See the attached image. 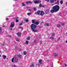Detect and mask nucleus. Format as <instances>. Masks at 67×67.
I'll use <instances>...</instances> for the list:
<instances>
[{
	"instance_id": "20e7f679",
	"label": "nucleus",
	"mask_w": 67,
	"mask_h": 67,
	"mask_svg": "<svg viewBox=\"0 0 67 67\" xmlns=\"http://www.w3.org/2000/svg\"><path fill=\"white\" fill-rule=\"evenodd\" d=\"M14 60V58H13V59H12V61L13 63V62H14V63H17V62H18V61L17 60H16V59H15L14 61H13Z\"/></svg>"
},
{
	"instance_id": "f704fd0d",
	"label": "nucleus",
	"mask_w": 67,
	"mask_h": 67,
	"mask_svg": "<svg viewBox=\"0 0 67 67\" xmlns=\"http://www.w3.org/2000/svg\"><path fill=\"white\" fill-rule=\"evenodd\" d=\"M16 41H17V42H19V41H20L18 39H16Z\"/></svg>"
},
{
	"instance_id": "7c9ffc66",
	"label": "nucleus",
	"mask_w": 67,
	"mask_h": 67,
	"mask_svg": "<svg viewBox=\"0 0 67 67\" xmlns=\"http://www.w3.org/2000/svg\"><path fill=\"white\" fill-rule=\"evenodd\" d=\"M34 9V11H36V8H33Z\"/></svg>"
},
{
	"instance_id": "f257e3e1",
	"label": "nucleus",
	"mask_w": 67,
	"mask_h": 67,
	"mask_svg": "<svg viewBox=\"0 0 67 67\" xmlns=\"http://www.w3.org/2000/svg\"><path fill=\"white\" fill-rule=\"evenodd\" d=\"M53 10H52L50 11V12L52 13L53 12H56L59 10V7L58 5H56L54 6L53 8Z\"/></svg>"
},
{
	"instance_id": "423d86ee",
	"label": "nucleus",
	"mask_w": 67,
	"mask_h": 67,
	"mask_svg": "<svg viewBox=\"0 0 67 67\" xmlns=\"http://www.w3.org/2000/svg\"><path fill=\"white\" fill-rule=\"evenodd\" d=\"M40 15L41 16H43L44 14V12L43 11H41L40 13Z\"/></svg>"
},
{
	"instance_id": "a18cd8bd",
	"label": "nucleus",
	"mask_w": 67,
	"mask_h": 67,
	"mask_svg": "<svg viewBox=\"0 0 67 67\" xmlns=\"http://www.w3.org/2000/svg\"><path fill=\"white\" fill-rule=\"evenodd\" d=\"M45 0L46 1H47V2H48L49 1V0Z\"/></svg>"
},
{
	"instance_id": "cd10ccee",
	"label": "nucleus",
	"mask_w": 67,
	"mask_h": 67,
	"mask_svg": "<svg viewBox=\"0 0 67 67\" xmlns=\"http://www.w3.org/2000/svg\"><path fill=\"white\" fill-rule=\"evenodd\" d=\"M51 67H53V63H51Z\"/></svg>"
},
{
	"instance_id": "f8f14e48",
	"label": "nucleus",
	"mask_w": 67,
	"mask_h": 67,
	"mask_svg": "<svg viewBox=\"0 0 67 67\" xmlns=\"http://www.w3.org/2000/svg\"><path fill=\"white\" fill-rule=\"evenodd\" d=\"M41 11L38 10L37 12V15H40V13H41Z\"/></svg>"
},
{
	"instance_id": "69168bd1",
	"label": "nucleus",
	"mask_w": 67,
	"mask_h": 67,
	"mask_svg": "<svg viewBox=\"0 0 67 67\" xmlns=\"http://www.w3.org/2000/svg\"><path fill=\"white\" fill-rule=\"evenodd\" d=\"M31 11H32V10H31Z\"/></svg>"
},
{
	"instance_id": "6ab92c4d",
	"label": "nucleus",
	"mask_w": 67,
	"mask_h": 67,
	"mask_svg": "<svg viewBox=\"0 0 67 67\" xmlns=\"http://www.w3.org/2000/svg\"><path fill=\"white\" fill-rule=\"evenodd\" d=\"M39 7H44V5H42V4L41 3L39 5Z\"/></svg>"
},
{
	"instance_id": "4d7b16f0",
	"label": "nucleus",
	"mask_w": 67,
	"mask_h": 67,
	"mask_svg": "<svg viewBox=\"0 0 67 67\" xmlns=\"http://www.w3.org/2000/svg\"><path fill=\"white\" fill-rule=\"evenodd\" d=\"M65 42L67 43V41H66Z\"/></svg>"
},
{
	"instance_id": "f03ea898",
	"label": "nucleus",
	"mask_w": 67,
	"mask_h": 67,
	"mask_svg": "<svg viewBox=\"0 0 67 67\" xmlns=\"http://www.w3.org/2000/svg\"><path fill=\"white\" fill-rule=\"evenodd\" d=\"M36 27H37L36 25H35L34 24H32L31 25V27L32 30L35 29Z\"/></svg>"
},
{
	"instance_id": "f3484780",
	"label": "nucleus",
	"mask_w": 67,
	"mask_h": 67,
	"mask_svg": "<svg viewBox=\"0 0 67 67\" xmlns=\"http://www.w3.org/2000/svg\"><path fill=\"white\" fill-rule=\"evenodd\" d=\"M24 21H25L27 23V22H29V19H25Z\"/></svg>"
},
{
	"instance_id": "79ce46f5",
	"label": "nucleus",
	"mask_w": 67,
	"mask_h": 67,
	"mask_svg": "<svg viewBox=\"0 0 67 67\" xmlns=\"http://www.w3.org/2000/svg\"><path fill=\"white\" fill-rule=\"evenodd\" d=\"M19 29H23V28L21 27H19Z\"/></svg>"
},
{
	"instance_id": "3c124183",
	"label": "nucleus",
	"mask_w": 67,
	"mask_h": 67,
	"mask_svg": "<svg viewBox=\"0 0 67 67\" xmlns=\"http://www.w3.org/2000/svg\"><path fill=\"white\" fill-rule=\"evenodd\" d=\"M2 46H4V44H2Z\"/></svg>"
},
{
	"instance_id": "bb28decb",
	"label": "nucleus",
	"mask_w": 67,
	"mask_h": 67,
	"mask_svg": "<svg viewBox=\"0 0 67 67\" xmlns=\"http://www.w3.org/2000/svg\"><path fill=\"white\" fill-rule=\"evenodd\" d=\"M31 67H34V65L33 64H32L31 65Z\"/></svg>"
},
{
	"instance_id": "c85d7f7f",
	"label": "nucleus",
	"mask_w": 67,
	"mask_h": 67,
	"mask_svg": "<svg viewBox=\"0 0 67 67\" xmlns=\"http://www.w3.org/2000/svg\"><path fill=\"white\" fill-rule=\"evenodd\" d=\"M29 43V41H26V44H28Z\"/></svg>"
},
{
	"instance_id": "6e6d98bb",
	"label": "nucleus",
	"mask_w": 67,
	"mask_h": 67,
	"mask_svg": "<svg viewBox=\"0 0 67 67\" xmlns=\"http://www.w3.org/2000/svg\"><path fill=\"white\" fill-rule=\"evenodd\" d=\"M56 0H54V1H55V2H56Z\"/></svg>"
},
{
	"instance_id": "49530a36",
	"label": "nucleus",
	"mask_w": 67,
	"mask_h": 67,
	"mask_svg": "<svg viewBox=\"0 0 67 67\" xmlns=\"http://www.w3.org/2000/svg\"><path fill=\"white\" fill-rule=\"evenodd\" d=\"M52 40H54V37H52Z\"/></svg>"
},
{
	"instance_id": "aec40b11",
	"label": "nucleus",
	"mask_w": 67,
	"mask_h": 67,
	"mask_svg": "<svg viewBox=\"0 0 67 67\" xmlns=\"http://www.w3.org/2000/svg\"><path fill=\"white\" fill-rule=\"evenodd\" d=\"M54 2V0H51L50 2L52 4Z\"/></svg>"
},
{
	"instance_id": "2eb2a0df",
	"label": "nucleus",
	"mask_w": 67,
	"mask_h": 67,
	"mask_svg": "<svg viewBox=\"0 0 67 67\" xmlns=\"http://www.w3.org/2000/svg\"><path fill=\"white\" fill-rule=\"evenodd\" d=\"M17 34L18 36L20 37V36H21V34L19 32H18Z\"/></svg>"
},
{
	"instance_id": "a19ab883",
	"label": "nucleus",
	"mask_w": 67,
	"mask_h": 67,
	"mask_svg": "<svg viewBox=\"0 0 67 67\" xmlns=\"http://www.w3.org/2000/svg\"><path fill=\"white\" fill-rule=\"evenodd\" d=\"M35 14H36V15H37V12H35V13H34Z\"/></svg>"
},
{
	"instance_id": "c03bdc74",
	"label": "nucleus",
	"mask_w": 67,
	"mask_h": 67,
	"mask_svg": "<svg viewBox=\"0 0 67 67\" xmlns=\"http://www.w3.org/2000/svg\"><path fill=\"white\" fill-rule=\"evenodd\" d=\"M14 67H18V66H16V65H14Z\"/></svg>"
},
{
	"instance_id": "052dcab7",
	"label": "nucleus",
	"mask_w": 67,
	"mask_h": 67,
	"mask_svg": "<svg viewBox=\"0 0 67 67\" xmlns=\"http://www.w3.org/2000/svg\"><path fill=\"white\" fill-rule=\"evenodd\" d=\"M60 37H59V38H58V39H60Z\"/></svg>"
},
{
	"instance_id": "4468645a",
	"label": "nucleus",
	"mask_w": 67,
	"mask_h": 67,
	"mask_svg": "<svg viewBox=\"0 0 67 67\" xmlns=\"http://www.w3.org/2000/svg\"><path fill=\"white\" fill-rule=\"evenodd\" d=\"M55 4H58V5L59 4V1L58 0L57 1V2L55 3Z\"/></svg>"
},
{
	"instance_id": "c9c22d12",
	"label": "nucleus",
	"mask_w": 67,
	"mask_h": 67,
	"mask_svg": "<svg viewBox=\"0 0 67 67\" xmlns=\"http://www.w3.org/2000/svg\"><path fill=\"white\" fill-rule=\"evenodd\" d=\"M61 24L62 25H65V23H61Z\"/></svg>"
},
{
	"instance_id": "4be33fe9",
	"label": "nucleus",
	"mask_w": 67,
	"mask_h": 67,
	"mask_svg": "<svg viewBox=\"0 0 67 67\" xmlns=\"http://www.w3.org/2000/svg\"><path fill=\"white\" fill-rule=\"evenodd\" d=\"M57 27H59L60 26V24H58L57 25Z\"/></svg>"
},
{
	"instance_id": "bf43d9fd",
	"label": "nucleus",
	"mask_w": 67,
	"mask_h": 67,
	"mask_svg": "<svg viewBox=\"0 0 67 67\" xmlns=\"http://www.w3.org/2000/svg\"><path fill=\"white\" fill-rule=\"evenodd\" d=\"M14 1H16L17 0H13Z\"/></svg>"
},
{
	"instance_id": "4c0bfd02",
	"label": "nucleus",
	"mask_w": 67,
	"mask_h": 67,
	"mask_svg": "<svg viewBox=\"0 0 67 67\" xmlns=\"http://www.w3.org/2000/svg\"><path fill=\"white\" fill-rule=\"evenodd\" d=\"M34 43H36V41L35 40H34Z\"/></svg>"
},
{
	"instance_id": "7ed1b4c3",
	"label": "nucleus",
	"mask_w": 67,
	"mask_h": 67,
	"mask_svg": "<svg viewBox=\"0 0 67 67\" xmlns=\"http://www.w3.org/2000/svg\"><path fill=\"white\" fill-rule=\"evenodd\" d=\"M10 28L11 27H13L14 26V23L13 22H12L11 23V25H10Z\"/></svg>"
},
{
	"instance_id": "9b49d317",
	"label": "nucleus",
	"mask_w": 67,
	"mask_h": 67,
	"mask_svg": "<svg viewBox=\"0 0 67 67\" xmlns=\"http://www.w3.org/2000/svg\"><path fill=\"white\" fill-rule=\"evenodd\" d=\"M32 23H34V24H35V22L36 21L35 20H32Z\"/></svg>"
},
{
	"instance_id": "603ef678",
	"label": "nucleus",
	"mask_w": 67,
	"mask_h": 67,
	"mask_svg": "<svg viewBox=\"0 0 67 67\" xmlns=\"http://www.w3.org/2000/svg\"><path fill=\"white\" fill-rule=\"evenodd\" d=\"M10 28H11V29H10V30H12V27H11Z\"/></svg>"
},
{
	"instance_id": "dca6fc26",
	"label": "nucleus",
	"mask_w": 67,
	"mask_h": 67,
	"mask_svg": "<svg viewBox=\"0 0 67 67\" xmlns=\"http://www.w3.org/2000/svg\"><path fill=\"white\" fill-rule=\"evenodd\" d=\"M2 57L4 59H5V58H6V57H7V56L3 55L2 56Z\"/></svg>"
},
{
	"instance_id": "6e6552de",
	"label": "nucleus",
	"mask_w": 67,
	"mask_h": 67,
	"mask_svg": "<svg viewBox=\"0 0 67 67\" xmlns=\"http://www.w3.org/2000/svg\"><path fill=\"white\" fill-rule=\"evenodd\" d=\"M49 12V9H47L46 11V14H48Z\"/></svg>"
},
{
	"instance_id": "0e129e2a",
	"label": "nucleus",
	"mask_w": 67,
	"mask_h": 67,
	"mask_svg": "<svg viewBox=\"0 0 67 67\" xmlns=\"http://www.w3.org/2000/svg\"><path fill=\"white\" fill-rule=\"evenodd\" d=\"M66 34H67V32H66Z\"/></svg>"
},
{
	"instance_id": "de8ad7c7",
	"label": "nucleus",
	"mask_w": 67,
	"mask_h": 67,
	"mask_svg": "<svg viewBox=\"0 0 67 67\" xmlns=\"http://www.w3.org/2000/svg\"><path fill=\"white\" fill-rule=\"evenodd\" d=\"M47 62H49V60L48 59L47 60Z\"/></svg>"
},
{
	"instance_id": "1a4fd4ad",
	"label": "nucleus",
	"mask_w": 67,
	"mask_h": 67,
	"mask_svg": "<svg viewBox=\"0 0 67 67\" xmlns=\"http://www.w3.org/2000/svg\"><path fill=\"white\" fill-rule=\"evenodd\" d=\"M32 30V31H33L34 32H37V30L35 29H34Z\"/></svg>"
},
{
	"instance_id": "72a5a7b5",
	"label": "nucleus",
	"mask_w": 67,
	"mask_h": 67,
	"mask_svg": "<svg viewBox=\"0 0 67 67\" xmlns=\"http://www.w3.org/2000/svg\"><path fill=\"white\" fill-rule=\"evenodd\" d=\"M23 22L22 21L21 23L19 24V25H22V23H23Z\"/></svg>"
},
{
	"instance_id": "39448f33",
	"label": "nucleus",
	"mask_w": 67,
	"mask_h": 67,
	"mask_svg": "<svg viewBox=\"0 0 67 67\" xmlns=\"http://www.w3.org/2000/svg\"><path fill=\"white\" fill-rule=\"evenodd\" d=\"M41 1L39 0H38L37 1H35L34 2L35 3V4H36V3H41Z\"/></svg>"
},
{
	"instance_id": "2f4dec72",
	"label": "nucleus",
	"mask_w": 67,
	"mask_h": 67,
	"mask_svg": "<svg viewBox=\"0 0 67 67\" xmlns=\"http://www.w3.org/2000/svg\"><path fill=\"white\" fill-rule=\"evenodd\" d=\"M25 4H24V3H23L22 5V6H25Z\"/></svg>"
},
{
	"instance_id": "a211bd4d",
	"label": "nucleus",
	"mask_w": 67,
	"mask_h": 67,
	"mask_svg": "<svg viewBox=\"0 0 67 67\" xmlns=\"http://www.w3.org/2000/svg\"><path fill=\"white\" fill-rule=\"evenodd\" d=\"M39 63L40 64V65H42V60H39Z\"/></svg>"
},
{
	"instance_id": "5fc2aeb1",
	"label": "nucleus",
	"mask_w": 67,
	"mask_h": 67,
	"mask_svg": "<svg viewBox=\"0 0 67 67\" xmlns=\"http://www.w3.org/2000/svg\"><path fill=\"white\" fill-rule=\"evenodd\" d=\"M29 11H31V10L30 9H29Z\"/></svg>"
},
{
	"instance_id": "58836bf2",
	"label": "nucleus",
	"mask_w": 67,
	"mask_h": 67,
	"mask_svg": "<svg viewBox=\"0 0 67 67\" xmlns=\"http://www.w3.org/2000/svg\"><path fill=\"white\" fill-rule=\"evenodd\" d=\"M19 22V20H18V19H16V22Z\"/></svg>"
},
{
	"instance_id": "5701e85b",
	"label": "nucleus",
	"mask_w": 67,
	"mask_h": 67,
	"mask_svg": "<svg viewBox=\"0 0 67 67\" xmlns=\"http://www.w3.org/2000/svg\"><path fill=\"white\" fill-rule=\"evenodd\" d=\"M60 3L61 4H62L63 3V1H61L60 2Z\"/></svg>"
},
{
	"instance_id": "37998d69",
	"label": "nucleus",
	"mask_w": 67,
	"mask_h": 67,
	"mask_svg": "<svg viewBox=\"0 0 67 67\" xmlns=\"http://www.w3.org/2000/svg\"><path fill=\"white\" fill-rule=\"evenodd\" d=\"M37 65L38 66V67H40V65H39L38 64H37Z\"/></svg>"
},
{
	"instance_id": "ea45409f",
	"label": "nucleus",
	"mask_w": 67,
	"mask_h": 67,
	"mask_svg": "<svg viewBox=\"0 0 67 67\" xmlns=\"http://www.w3.org/2000/svg\"><path fill=\"white\" fill-rule=\"evenodd\" d=\"M1 31H2V29L1 27H0V32H1Z\"/></svg>"
},
{
	"instance_id": "13d9d810",
	"label": "nucleus",
	"mask_w": 67,
	"mask_h": 67,
	"mask_svg": "<svg viewBox=\"0 0 67 67\" xmlns=\"http://www.w3.org/2000/svg\"><path fill=\"white\" fill-rule=\"evenodd\" d=\"M3 27H5V25H4V26H3Z\"/></svg>"
},
{
	"instance_id": "9d476101",
	"label": "nucleus",
	"mask_w": 67,
	"mask_h": 67,
	"mask_svg": "<svg viewBox=\"0 0 67 67\" xmlns=\"http://www.w3.org/2000/svg\"><path fill=\"white\" fill-rule=\"evenodd\" d=\"M35 24H36V25H38L39 24V22L38 21H36Z\"/></svg>"
},
{
	"instance_id": "680f3d73",
	"label": "nucleus",
	"mask_w": 67,
	"mask_h": 67,
	"mask_svg": "<svg viewBox=\"0 0 67 67\" xmlns=\"http://www.w3.org/2000/svg\"><path fill=\"white\" fill-rule=\"evenodd\" d=\"M1 55L0 54V57H1Z\"/></svg>"
},
{
	"instance_id": "864d4df0",
	"label": "nucleus",
	"mask_w": 67,
	"mask_h": 67,
	"mask_svg": "<svg viewBox=\"0 0 67 67\" xmlns=\"http://www.w3.org/2000/svg\"><path fill=\"white\" fill-rule=\"evenodd\" d=\"M52 38V37H50L49 38L50 39H51V38Z\"/></svg>"
},
{
	"instance_id": "8fccbe9b",
	"label": "nucleus",
	"mask_w": 67,
	"mask_h": 67,
	"mask_svg": "<svg viewBox=\"0 0 67 67\" xmlns=\"http://www.w3.org/2000/svg\"><path fill=\"white\" fill-rule=\"evenodd\" d=\"M6 20H7V21H8V18H6Z\"/></svg>"
},
{
	"instance_id": "412c9836",
	"label": "nucleus",
	"mask_w": 67,
	"mask_h": 67,
	"mask_svg": "<svg viewBox=\"0 0 67 67\" xmlns=\"http://www.w3.org/2000/svg\"><path fill=\"white\" fill-rule=\"evenodd\" d=\"M53 55L54 56H57V54L55 53H53Z\"/></svg>"
},
{
	"instance_id": "c756f323",
	"label": "nucleus",
	"mask_w": 67,
	"mask_h": 67,
	"mask_svg": "<svg viewBox=\"0 0 67 67\" xmlns=\"http://www.w3.org/2000/svg\"><path fill=\"white\" fill-rule=\"evenodd\" d=\"M30 39V38L29 37H28L27 38V40H29Z\"/></svg>"
},
{
	"instance_id": "b1692460",
	"label": "nucleus",
	"mask_w": 67,
	"mask_h": 67,
	"mask_svg": "<svg viewBox=\"0 0 67 67\" xmlns=\"http://www.w3.org/2000/svg\"><path fill=\"white\" fill-rule=\"evenodd\" d=\"M23 53H24V55H26V54L27 53H26V51H25Z\"/></svg>"
},
{
	"instance_id": "e433bc0d",
	"label": "nucleus",
	"mask_w": 67,
	"mask_h": 67,
	"mask_svg": "<svg viewBox=\"0 0 67 67\" xmlns=\"http://www.w3.org/2000/svg\"><path fill=\"white\" fill-rule=\"evenodd\" d=\"M54 35H55V33H53L52 34V36H54Z\"/></svg>"
},
{
	"instance_id": "ddd939ff",
	"label": "nucleus",
	"mask_w": 67,
	"mask_h": 67,
	"mask_svg": "<svg viewBox=\"0 0 67 67\" xmlns=\"http://www.w3.org/2000/svg\"><path fill=\"white\" fill-rule=\"evenodd\" d=\"M18 57H19V58H22V55L20 54H18Z\"/></svg>"
},
{
	"instance_id": "a878e982",
	"label": "nucleus",
	"mask_w": 67,
	"mask_h": 67,
	"mask_svg": "<svg viewBox=\"0 0 67 67\" xmlns=\"http://www.w3.org/2000/svg\"><path fill=\"white\" fill-rule=\"evenodd\" d=\"M18 17H14V20H16V19H18Z\"/></svg>"
},
{
	"instance_id": "0eeeda50",
	"label": "nucleus",
	"mask_w": 67,
	"mask_h": 67,
	"mask_svg": "<svg viewBox=\"0 0 67 67\" xmlns=\"http://www.w3.org/2000/svg\"><path fill=\"white\" fill-rule=\"evenodd\" d=\"M26 4H29V3H30V4H31V3H32V2H31L30 1H28L26 2Z\"/></svg>"
},
{
	"instance_id": "e2e57ef3",
	"label": "nucleus",
	"mask_w": 67,
	"mask_h": 67,
	"mask_svg": "<svg viewBox=\"0 0 67 67\" xmlns=\"http://www.w3.org/2000/svg\"><path fill=\"white\" fill-rule=\"evenodd\" d=\"M40 42H41L40 44H41V41H40Z\"/></svg>"
},
{
	"instance_id": "09e8293b",
	"label": "nucleus",
	"mask_w": 67,
	"mask_h": 67,
	"mask_svg": "<svg viewBox=\"0 0 67 67\" xmlns=\"http://www.w3.org/2000/svg\"><path fill=\"white\" fill-rule=\"evenodd\" d=\"M64 65H65V67H66V66H67V65H66V64H65Z\"/></svg>"
},
{
	"instance_id": "473e14b6",
	"label": "nucleus",
	"mask_w": 67,
	"mask_h": 67,
	"mask_svg": "<svg viewBox=\"0 0 67 67\" xmlns=\"http://www.w3.org/2000/svg\"><path fill=\"white\" fill-rule=\"evenodd\" d=\"M31 13H27V14L28 15H30V14H31Z\"/></svg>"
},
{
	"instance_id": "393cba45",
	"label": "nucleus",
	"mask_w": 67,
	"mask_h": 67,
	"mask_svg": "<svg viewBox=\"0 0 67 67\" xmlns=\"http://www.w3.org/2000/svg\"><path fill=\"white\" fill-rule=\"evenodd\" d=\"M44 25H45L46 26H48L49 25V24H44Z\"/></svg>"
}]
</instances>
